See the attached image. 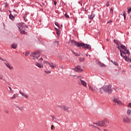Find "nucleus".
<instances>
[{
  "label": "nucleus",
  "instance_id": "obj_1",
  "mask_svg": "<svg viewBox=\"0 0 131 131\" xmlns=\"http://www.w3.org/2000/svg\"><path fill=\"white\" fill-rule=\"evenodd\" d=\"M72 43L79 49H85L86 50H91V45L83 42H77L74 40H72Z\"/></svg>",
  "mask_w": 131,
  "mask_h": 131
},
{
  "label": "nucleus",
  "instance_id": "obj_2",
  "mask_svg": "<svg viewBox=\"0 0 131 131\" xmlns=\"http://www.w3.org/2000/svg\"><path fill=\"white\" fill-rule=\"evenodd\" d=\"M100 92L101 94H104V93H108V94H111L112 93V89L111 88V85H106L103 86L100 89Z\"/></svg>",
  "mask_w": 131,
  "mask_h": 131
},
{
  "label": "nucleus",
  "instance_id": "obj_3",
  "mask_svg": "<svg viewBox=\"0 0 131 131\" xmlns=\"http://www.w3.org/2000/svg\"><path fill=\"white\" fill-rule=\"evenodd\" d=\"M17 27L19 29V32L21 34L25 35L26 33H27L26 32H25V30H24V28H27V26L25 25L24 24L20 23L17 24Z\"/></svg>",
  "mask_w": 131,
  "mask_h": 131
},
{
  "label": "nucleus",
  "instance_id": "obj_4",
  "mask_svg": "<svg viewBox=\"0 0 131 131\" xmlns=\"http://www.w3.org/2000/svg\"><path fill=\"white\" fill-rule=\"evenodd\" d=\"M41 51L40 50H35L30 54L31 57H33V60H37L39 57H40Z\"/></svg>",
  "mask_w": 131,
  "mask_h": 131
},
{
  "label": "nucleus",
  "instance_id": "obj_5",
  "mask_svg": "<svg viewBox=\"0 0 131 131\" xmlns=\"http://www.w3.org/2000/svg\"><path fill=\"white\" fill-rule=\"evenodd\" d=\"M114 42L117 46V49L118 50H120V49H121L122 50H127V48H126V47H125V46L121 44V42H120V41H119V40H116V39H114Z\"/></svg>",
  "mask_w": 131,
  "mask_h": 131
},
{
  "label": "nucleus",
  "instance_id": "obj_6",
  "mask_svg": "<svg viewBox=\"0 0 131 131\" xmlns=\"http://www.w3.org/2000/svg\"><path fill=\"white\" fill-rule=\"evenodd\" d=\"M0 60H2V61H3L4 62V64L6 65V67L7 68H9V70H13V67L11 66V63H9V62L7 61L6 59L2 58L1 57H0Z\"/></svg>",
  "mask_w": 131,
  "mask_h": 131
},
{
  "label": "nucleus",
  "instance_id": "obj_7",
  "mask_svg": "<svg viewBox=\"0 0 131 131\" xmlns=\"http://www.w3.org/2000/svg\"><path fill=\"white\" fill-rule=\"evenodd\" d=\"M120 55L121 57H124V55H128L129 56V52H128V50H120Z\"/></svg>",
  "mask_w": 131,
  "mask_h": 131
},
{
  "label": "nucleus",
  "instance_id": "obj_8",
  "mask_svg": "<svg viewBox=\"0 0 131 131\" xmlns=\"http://www.w3.org/2000/svg\"><path fill=\"white\" fill-rule=\"evenodd\" d=\"M93 124H96V125H98V126H103V127H106V125L105 124V123H104L103 121L94 122V123H93Z\"/></svg>",
  "mask_w": 131,
  "mask_h": 131
},
{
  "label": "nucleus",
  "instance_id": "obj_9",
  "mask_svg": "<svg viewBox=\"0 0 131 131\" xmlns=\"http://www.w3.org/2000/svg\"><path fill=\"white\" fill-rule=\"evenodd\" d=\"M89 89L90 91H91V92H95V93H97L98 92V88L96 86H92L91 85L89 84Z\"/></svg>",
  "mask_w": 131,
  "mask_h": 131
},
{
  "label": "nucleus",
  "instance_id": "obj_10",
  "mask_svg": "<svg viewBox=\"0 0 131 131\" xmlns=\"http://www.w3.org/2000/svg\"><path fill=\"white\" fill-rule=\"evenodd\" d=\"M123 122H124V123H129V122H130V119L127 116H125L123 118Z\"/></svg>",
  "mask_w": 131,
  "mask_h": 131
},
{
  "label": "nucleus",
  "instance_id": "obj_11",
  "mask_svg": "<svg viewBox=\"0 0 131 131\" xmlns=\"http://www.w3.org/2000/svg\"><path fill=\"white\" fill-rule=\"evenodd\" d=\"M78 84H82L84 88H87L86 86V82H85L84 80H82L81 79H80V81H78Z\"/></svg>",
  "mask_w": 131,
  "mask_h": 131
},
{
  "label": "nucleus",
  "instance_id": "obj_12",
  "mask_svg": "<svg viewBox=\"0 0 131 131\" xmlns=\"http://www.w3.org/2000/svg\"><path fill=\"white\" fill-rule=\"evenodd\" d=\"M114 102L115 103H117L118 105H123V103L119 100H118L117 98H114Z\"/></svg>",
  "mask_w": 131,
  "mask_h": 131
},
{
  "label": "nucleus",
  "instance_id": "obj_13",
  "mask_svg": "<svg viewBox=\"0 0 131 131\" xmlns=\"http://www.w3.org/2000/svg\"><path fill=\"white\" fill-rule=\"evenodd\" d=\"M19 94H20V95H21V96L23 97H24V98H25L26 99H28V98L29 97V96H28V95L25 94V93H23L21 91H19Z\"/></svg>",
  "mask_w": 131,
  "mask_h": 131
},
{
  "label": "nucleus",
  "instance_id": "obj_14",
  "mask_svg": "<svg viewBox=\"0 0 131 131\" xmlns=\"http://www.w3.org/2000/svg\"><path fill=\"white\" fill-rule=\"evenodd\" d=\"M35 65L37 66V67H38V68H43V64L42 63H39L38 62H36Z\"/></svg>",
  "mask_w": 131,
  "mask_h": 131
},
{
  "label": "nucleus",
  "instance_id": "obj_15",
  "mask_svg": "<svg viewBox=\"0 0 131 131\" xmlns=\"http://www.w3.org/2000/svg\"><path fill=\"white\" fill-rule=\"evenodd\" d=\"M74 70H75V71H82V68L81 66H77Z\"/></svg>",
  "mask_w": 131,
  "mask_h": 131
},
{
  "label": "nucleus",
  "instance_id": "obj_16",
  "mask_svg": "<svg viewBox=\"0 0 131 131\" xmlns=\"http://www.w3.org/2000/svg\"><path fill=\"white\" fill-rule=\"evenodd\" d=\"M15 16L13 15L11 13L9 15V18L10 20H12V21H14L15 20Z\"/></svg>",
  "mask_w": 131,
  "mask_h": 131
},
{
  "label": "nucleus",
  "instance_id": "obj_17",
  "mask_svg": "<svg viewBox=\"0 0 131 131\" xmlns=\"http://www.w3.org/2000/svg\"><path fill=\"white\" fill-rule=\"evenodd\" d=\"M103 123H104V124L106 126V124H109V120L105 119L104 120H103Z\"/></svg>",
  "mask_w": 131,
  "mask_h": 131
},
{
  "label": "nucleus",
  "instance_id": "obj_18",
  "mask_svg": "<svg viewBox=\"0 0 131 131\" xmlns=\"http://www.w3.org/2000/svg\"><path fill=\"white\" fill-rule=\"evenodd\" d=\"M48 65L50 66V67H51V68H55V67H56V66L53 63H48Z\"/></svg>",
  "mask_w": 131,
  "mask_h": 131
},
{
  "label": "nucleus",
  "instance_id": "obj_19",
  "mask_svg": "<svg viewBox=\"0 0 131 131\" xmlns=\"http://www.w3.org/2000/svg\"><path fill=\"white\" fill-rule=\"evenodd\" d=\"M54 45L55 46V47H58L59 46V43L58 41L55 40L53 42Z\"/></svg>",
  "mask_w": 131,
  "mask_h": 131
},
{
  "label": "nucleus",
  "instance_id": "obj_20",
  "mask_svg": "<svg viewBox=\"0 0 131 131\" xmlns=\"http://www.w3.org/2000/svg\"><path fill=\"white\" fill-rule=\"evenodd\" d=\"M72 52H73V54L75 55V56H79V53L74 51L73 50H72Z\"/></svg>",
  "mask_w": 131,
  "mask_h": 131
},
{
  "label": "nucleus",
  "instance_id": "obj_21",
  "mask_svg": "<svg viewBox=\"0 0 131 131\" xmlns=\"http://www.w3.org/2000/svg\"><path fill=\"white\" fill-rule=\"evenodd\" d=\"M27 17V15H26V14L24 15L23 18H24V21H25V22H27L28 21Z\"/></svg>",
  "mask_w": 131,
  "mask_h": 131
},
{
  "label": "nucleus",
  "instance_id": "obj_22",
  "mask_svg": "<svg viewBox=\"0 0 131 131\" xmlns=\"http://www.w3.org/2000/svg\"><path fill=\"white\" fill-rule=\"evenodd\" d=\"M62 109H63V110H64V111H68V107L65 106H63L62 107Z\"/></svg>",
  "mask_w": 131,
  "mask_h": 131
},
{
  "label": "nucleus",
  "instance_id": "obj_23",
  "mask_svg": "<svg viewBox=\"0 0 131 131\" xmlns=\"http://www.w3.org/2000/svg\"><path fill=\"white\" fill-rule=\"evenodd\" d=\"M89 19H94V18H95V15L94 14H91V15L89 16Z\"/></svg>",
  "mask_w": 131,
  "mask_h": 131
},
{
  "label": "nucleus",
  "instance_id": "obj_24",
  "mask_svg": "<svg viewBox=\"0 0 131 131\" xmlns=\"http://www.w3.org/2000/svg\"><path fill=\"white\" fill-rule=\"evenodd\" d=\"M11 48L12 49H16L17 48V45L16 44H13L11 45Z\"/></svg>",
  "mask_w": 131,
  "mask_h": 131
},
{
  "label": "nucleus",
  "instance_id": "obj_25",
  "mask_svg": "<svg viewBox=\"0 0 131 131\" xmlns=\"http://www.w3.org/2000/svg\"><path fill=\"white\" fill-rule=\"evenodd\" d=\"M80 62H84V58L80 57L79 58Z\"/></svg>",
  "mask_w": 131,
  "mask_h": 131
},
{
  "label": "nucleus",
  "instance_id": "obj_26",
  "mask_svg": "<svg viewBox=\"0 0 131 131\" xmlns=\"http://www.w3.org/2000/svg\"><path fill=\"white\" fill-rule=\"evenodd\" d=\"M130 114H131V110L130 109H128L127 111V114L128 115H130Z\"/></svg>",
  "mask_w": 131,
  "mask_h": 131
},
{
  "label": "nucleus",
  "instance_id": "obj_27",
  "mask_svg": "<svg viewBox=\"0 0 131 131\" xmlns=\"http://www.w3.org/2000/svg\"><path fill=\"white\" fill-rule=\"evenodd\" d=\"M122 16H123L124 20H125L126 16H125V11H123V14H121Z\"/></svg>",
  "mask_w": 131,
  "mask_h": 131
},
{
  "label": "nucleus",
  "instance_id": "obj_28",
  "mask_svg": "<svg viewBox=\"0 0 131 131\" xmlns=\"http://www.w3.org/2000/svg\"><path fill=\"white\" fill-rule=\"evenodd\" d=\"M111 62L112 63H113V64H114V65L117 66L118 65V63H117V62L116 61H113V60H111Z\"/></svg>",
  "mask_w": 131,
  "mask_h": 131
},
{
  "label": "nucleus",
  "instance_id": "obj_29",
  "mask_svg": "<svg viewBox=\"0 0 131 131\" xmlns=\"http://www.w3.org/2000/svg\"><path fill=\"white\" fill-rule=\"evenodd\" d=\"M130 11H131V8L130 7H128L127 8V13H128V14H129V13H130Z\"/></svg>",
  "mask_w": 131,
  "mask_h": 131
},
{
  "label": "nucleus",
  "instance_id": "obj_30",
  "mask_svg": "<svg viewBox=\"0 0 131 131\" xmlns=\"http://www.w3.org/2000/svg\"><path fill=\"white\" fill-rule=\"evenodd\" d=\"M106 7H109L110 6V1H107L106 4Z\"/></svg>",
  "mask_w": 131,
  "mask_h": 131
},
{
  "label": "nucleus",
  "instance_id": "obj_31",
  "mask_svg": "<svg viewBox=\"0 0 131 131\" xmlns=\"http://www.w3.org/2000/svg\"><path fill=\"white\" fill-rule=\"evenodd\" d=\"M29 54H30V52H29V51H26V53H25L26 57H27V56H28V55H29Z\"/></svg>",
  "mask_w": 131,
  "mask_h": 131
},
{
  "label": "nucleus",
  "instance_id": "obj_32",
  "mask_svg": "<svg viewBox=\"0 0 131 131\" xmlns=\"http://www.w3.org/2000/svg\"><path fill=\"white\" fill-rule=\"evenodd\" d=\"M0 79H1L2 80L4 79V75L2 74H0Z\"/></svg>",
  "mask_w": 131,
  "mask_h": 131
},
{
  "label": "nucleus",
  "instance_id": "obj_33",
  "mask_svg": "<svg viewBox=\"0 0 131 131\" xmlns=\"http://www.w3.org/2000/svg\"><path fill=\"white\" fill-rule=\"evenodd\" d=\"M11 100H13L14 99H16V94H14L13 96L11 98Z\"/></svg>",
  "mask_w": 131,
  "mask_h": 131
},
{
  "label": "nucleus",
  "instance_id": "obj_34",
  "mask_svg": "<svg viewBox=\"0 0 131 131\" xmlns=\"http://www.w3.org/2000/svg\"><path fill=\"white\" fill-rule=\"evenodd\" d=\"M55 25H56V26H57L58 28H60V26H59V23H58V22H55Z\"/></svg>",
  "mask_w": 131,
  "mask_h": 131
},
{
  "label": "nucleus",
  "instance_id": "obj_35",
  "mask_svg": "<svg viewBox=\"0 0 131 131\" xmlns=\"http://www.w3.org/2000/svg\"><path fill=\"white\" fill-rule=\"evenodd\" d=\"M56 34L57 35H58V36H59V35H60L61 34V33L60 32V31L58 30V31H56Z\"/></svg>",
  "mask_w": 131,
  "mask_h": 131
},
{
  "label": "nucleus",
  "instance_id": "obj_36",
  "mask_svg": "<svg viewBox=\"0 0 131 131\" xmlns=\"http://www.w3.org/2000/svg\"><path fill=\"white\" fill-rule=\"evenodd\" d=\"M99 66H100L101 67H105V64H104V63H100Z\"/></svg>",
  "mask_w": 131,
  "mask_h": 131
},
{
  "label": "nucleus",
  "instance_id": "obj_37",
  "mask_svg": "<svg viewBox=\"0 0 131 131\" xmlns=\"http://www.w3.org/2000/svg\"><path fill=\"white\" fill-rule=\"evenodd\" d=\"M64 16H65L66 18H67L68 19L69 18V15H68L67 14V13H66V14H64Z\"/></svg>",
  "mask_w": 131,
  "mask_h": 131
},
{
  "label": "nucleus",
  "instance_id": "obj_38",
  "mask_svg": "<svg viewBox=\"0 0 131 131\" xmlns=\"http://www.w3.org/2000/svg\"><path fill=\"white\" fill-rule=\"evenodd\" d=\"M124 59L126 60L127 61V60H128V58H127V57H125L124 55V56H123Z\"/></svg>",
  "mask_w": 131,
  "mask_h": 131
},
{
  "label": "nucleus",
  "instance_id": "obj_39",
  "mask_svg": "<svg viewBox=\"0 0 131 131\" xmlns=\"http://www.w3.org/2000/svg\"><path fill=\"white\" fill-rule=\"evenodd\" d=\"M51 129H52V130H54V129H55V126L52 125H51Z\"/></svg>",
  "mask_w": 131,
  "mask_h": 131
},
{
  "label": "nucleus",
  "instance_id": "obj_40",
  "mask_svg": "<svg viewBox=\"0 0 131 131\" xmlns=\"http://www.w3.org/2000/svg\"><path fill=\"white\" fill-rule=\"evenodd\" d=\"M19 109L20 110V111H23L24 110V108L22 107H19Z\"/></svg>",
  "mask_w": 131,
  "mask_h": 131
},
{
  "label": "nucleus",
  "instance_id": "obj_41",
  "mask_svg": "<svg viewBox=\"0 0 131 131\" xmlns=\"http://www.w3.org/2000/svg\"><path fill=\"white\" fill-rule=\"evenodd\" d=\"M43 63H44V64H46L47 65H49V63H50V62H48L47 61H44Z\"/></svg>",
  "mask_w": 131,
  "mask_h": 131
},
{
  "label": "nucleus",
  "instance_id": "obj_42",
  "mask_svg": "<svg viewBox=\"0 0 131 131\" xmlns=\"http://www.w3.org/2000/svg\"><path fill=\"white\" fill-rule=\"evenodd\" d=\"M110 13L111 14H113V9L111 8V9H110Z\"/></svg>",
  "mask_w": 131,
  "mask_h": 131
},
{
  "label": "nucleus",
  "instance_id": "obj_43",
  "mask_svg": "<svg viewBox=\"0 0 131 131\" xmlns=\"http://www.w3.org/2000/svg\"><path fill=\"white\" fill-rule=\"evenodd\" d=\"M39 61L40 62H42L43 61V59L42 58H40L39 59Z\"/></svg>",
  "mask_w": 131,
  "mask_h": 131
},
{
  "label": "nucleus",
  "instance_id": "obj_44",
  "mask_svg": "<svg viewBox=\"0 0 131 131\" xmlns=\"http://www.w3.org/2000/svg\"><path fill=\"white\" fill-rule=\"evenodd\" d=\"M128 108H131V103H129L127 105Z\"/></svg>",
  "mask_w": 131,
  "mask_h": 131
},
{
  "label": "nucleus",
  "instance_id": "obj_45",
  "mask_svg": "<svg viewBox=\"0 0 131 131\" xmlns=\"http://www.w3.org/2000/svg\"><path fill=\"white\" fill-rule=\"evenodd\" d=\"M9 89L10 90L9 93H11V92H13V90H12V89L11 88V87H9Z\"/></svg>",
  "mask_w": 131,
  "mask_h": 131
},
{
  "label": "nucleus",
  "instance_id": "obj_46",
  "mask_svg": "<svg viewBox=\"0 0 131 131\" xmlns=\"http://www.w3.org/2000/svg\"><path fill=\"white\" fill-rule=\"evenodd\" d=\"M45 73H51V71H45Z\"/></svg>",
  "mask_w": 131,
  "mask_h": 131
},
{
  "label": "nucleus",
  "instance_id": "obj_47",
  "mask_svg": "<svg viewBox=\"0 0 131 131\" xmlns=\"http://www.w3.org/2000/svg\"><path fill=\"white\" fill-rule=\"evenodd\" d=\"M5 8H7V7H8V4L5 3Z\"/></svg>",
  "mask_w": 131,
  "mask_h": 131
},
{
  "label": "nucleus",
  "instance_id": "obj_48",
  "mask_svg": "<svg viewBox=\"0 0 131 131\" xmlns=\"http://www.w3.org/2000/svg\"><path fill=\"white\" fill-rule=\"evenodd\" d=\"M107 23V24L109 23H112V21L111 20H110Z\"/></svg>",
  "mask_w": 131,
  "mask_h": 131
},
{
  "label": "nucleus",
  "instance_id": "obj_49",
  "mask_svg": "<svg viewBox=\"0 0 131 131\" xmlns=\"http://www.w3.org/2000/svg\"><path fill=\"white\" fill-rule=\"evenodd\" d=\"M54 29L56 30V31H58L59 30V29H57V28H55Z\"/></svg>",
  "mask_w": 131,
  "mask_h": 131
},
{
  "label": "nucleus",
  "instance_id": "obj_50",
  "mask_svg": "<svg viewBox=\"0 0 131 131\" xmlns=\"http://www.w3.org/2000/svg\"><path fill=\"white\" fill-rule=\"evenodd\" d=\"M54 4L55 6H56V5H57V2L56 1H54Z\"/></svg>",
  "mask_w": 131,
  "mask_h": 131
},
{
  "label": "nucleus",
  "instance_id": "obj_51",
  "mask_svg": "<svg viewBox=\"0 0 131 131\" xmlns=\"http://www.w3.org/2000/svg\"><path fill=\"white\" fill-rule=\"evenodd\" d=\"M13 12H15V13H18V12H17V11H16V10H15V9L13 10Z\"/></svg>",
  "mask_w": 131,
  "mask_h": 131
},
{
  "label": "nucleus",
  "instance_id": "obj_52",
  "mask_svg": "<svg viewBox=\"0 0 131 131\" xmlns=\"http://www.w3.org/2000/svg\"><path fill=\"white\" fill-rule=\"evenodd\" d=\"M85 11L88 12V10H86V9H85Z\"/></svg>",
  "mask_w": 131,
  "mask_h": 131
},
{
  "label": "nucleus",
  "instance_id": "obj_53",
  "mask_svg": "<svg viewBox=\"0 0 131 131\" xmlns=\"http://www.w3.org/2000/svg\"><path fill=\"white\" fill-rule=\"evenodd\" d=\"M107 41H109V40L108 39H106Z\"/></svg>",
  "mask_w": 131,
  "mask_h": 131
},
{
  "label": "nucleus",
  "instance_id": "obj_54",
  "mask_svg": "<svg viewBox=\"0 0 131 131\" xmlns=\"http://www.w3.org/2000/svg\"><path fill=\"white\" fill-rule=\"evenodd\" d=\"M3 80H4V81H6V79H3Z\"/></svg>",
  "mask_w": 131,
  "mask_h": 131
},
{
  "label": "nucleus",
  "instance_id": "obj_55",
  "mask_svg": "<svg viewBox=\"0 0 131 131\" xmlns=\"http://www.w3.org/2000/svg\"><path fill=\"white\" fill-rule=\"evenodd\" d=\"M97 128H98V129H100V128H99V127H97Z\"/></svg>",
  "mask_w": 131,
  "mask_h": 131
},
{
  "label": "nucleus",
  "instance_id": "obj_56",
  "mask_svg": "<svg viewBox=\"0 0 131 131\" xmlns=\"http://www.w3.org/2000/svg\"><path fill=\"white\" fill-rule=\"evenodd\" d=\"M6 113H8V112H6Z\"/></svg>",
  "mask_w": 131,
  "mask_h": 131
},
{
  "label": "nucleus",
  "instance_id": "obj_57",
  "mask_svg": "<svg viewBox=\"0 0 131 131\" xmlns=\"http://www.w3.org/2000/svg\"><path fill=\"white\" fill-rule=\"evenodd\" d=\"M130 67H131V65L130 66Z\"/></svg>",
  "mask_w": 131,
  "mask_h": 131
}]
</instances>
